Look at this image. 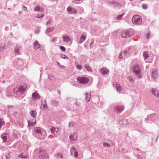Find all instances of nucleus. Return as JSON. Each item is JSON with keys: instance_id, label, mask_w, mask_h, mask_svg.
I'll list each match as a JSON object with an SVG mask.
<instances>
[{"instance_id": "1", "label": "nucleus", "mask_w": 159, "mask_h": 159, "mask_svg": "<svg viewBox=\"0 0 159 159\" xmlns=\"http://www.w3.org/2000/svg\"><path fill=\"white\" fill-rule=\"evenodd\" d=\"M27 89V84H24L23 85H20L15 88L14 89V91L16 94H21L25 92Z\"/></svg>"}, {"instance_id": "2", "label": "nucleus", "mask_w": 159, "mask_h": 159, "mask_svg": "<svg viewBox=\"0 0 159 159\" xmlns=\"http://www.w3.org/2000/svg\"><path fill=\"white\" fill-rule=\"evenodd\" d=\"M134 34V31L132 29L124 30L122 32L121 36L123 38H128Z\"/></svg>"}, {"instance_id": "3", "label": "nucleus", "mask_w": 159, "mask_h": 159, "mask_svg": "<svg viewBox=\"0 0 159 159\" xmlns=\"http://www.w3.org/2000/svg\"><path fill=\"white\" fill-rule=\"evenodd\" d=\"M141 67L140 66L137 65L134 66L133 68V71L135 73L137 76L139 78L141 77V75L140 74V70Z\"/></svg>"}, {"instance_id": "4", "label": "nucleus", "mask_w": 159, "mask_h": 159, "mask_svg": "<svg viewBox=\"0 0 159 159\" xmlns=\"http://www.w3.org/2000/svg\"><path fill=\"white\" fill-rule=\"evenodd\" d=\"M39 157L42 159H47L49 158V156L45 150L41 149L39 152Z\"/></svg>"}, {"instance_id": "5", "label": "nucleus", "mask_w": 159, "mask_h": 159, "mask_svg": "<svg viewBox=\"0 0 159 159\" xmlns=\"http://www.w3.org/2000/svg\"><path fill=\"white\" fill-rule=\"evenodd\" d=\"M132 21L133 23L137 25H140L142 22V19L139 15L134 16L132 18Z\"/></svg>"}, {"instance_id": "6", "label": "nucleus", "mask_w": 159, "mask_h": 159, "mask_svg": "<svg viewBox=\"0 0 159 159\" xmlns=\"http://www.w3.org/2000/svg\"><path fill=\"white\" fill-rule=\"evenodd\" d=\"M77 79L78 81L81 84H86L89 81L88 78L84 77H78Z\"/></svg>"}, {"instance_id": "7", "label": "nucleus", "mask_w": 159, "mask_h": 159, "mask_svg": "<svg viewBox=\"0 0 159 159\" xmlns=\"http://www.w3.org/2000/svg\"><path fill=\"white\" fill-rule=\"evenodd\" d=\"M124 109V107L121 105H118L114 108V111L117 113L121 112Z\"/></svg>"}, {"instance_id": "8", "label": "nucleus", "mask_w": 159, "mask_h": 159, "mask_svg": "<svg viewBox=\"0 0 159 159\" xmlns=\"http://www.w3.org/2000/svg\"><path fill=\"white\" fill-rule=\"evenodd\" d=\"M67 11L70 14H76L77 12V11L76 9L74 8H73L71 7H68Z\"/></svg>"}, {"instance_id": "9", "label": "nucleus", "mask_w": 159, "mask_h": 159, "mask_svg": "<svg viewBox=\"0 0 159 159\" xmlns=\"http://www.w3.org/2000/svg\"><path fill=\"white\" fill-rule=\"evenodd\" d=\"M78 136V134L77 133H74L72 134H71L69 138L70 139L72 140L73 141H75L77 140V137Z\"/></svg>"}, {"instance_id": "10", "label": "nucleus", "mask_w": 159, "mask_h": 159, "mask_svg": "<svg viewBox=\"0 0 159 159\" xmlns=\"http://www.w3.org/2000/svg\"><path fill=\"white\" fill-rule=\"evenodd\" d=\"M59 130L58 128L54 127H52L50 129L51 132L55 135L57 134V133L58 131Z\"/></svg>"}, {"instance_id": "11", "label": "nucleus", "mask_w": 159, "mask_h": 159, "mask_svg": "<svg viewBox=\"0 0 159 159\" xmlns=\"http://www.w3.org/2000/svg\"><path fill=\"white\" fill-rule=\"evenodd\" d=\"M40 97L36 91L33 93L32 95V98L33 100H35L37 99H39Z\"/></svg>"}, {"instance_id": "12", "label": "nucleus", "mask_w": 159, "mask_h": 159, "mask_svg": "<svg viewBox=\"0 0 159 159\" xmlns=\"http://www.w3.org/2000/svg\"><path fill=\"white\" fill-rule=\"evenodd\" d=\"M113 85L116 88L117 91H119L121 90V87L118 83H114L113 84Z\"/></svg>"}, {"instance_id": "13", "label": "nucleus", "mask_w": 159, "mask_h": 159, "mask_svg": "<svg viewBox=\"0 0 159 159\" xmlns=\"http://www.w3.org/2000/svg\"><path fill=\"white\" fill-rule=\"evenodd\" d=\"M71 152L72 154L73 153L74 154V156L75 157H78V153L77 150L75 148L73 147L71 149Z\"/></svg>"}, {"instance_id": "14", "label": "nucleus", "mask_w": 159, "mask_h": 159, "mask_svg": "<svg viewBox=\"0 0 159 159\" xmlns=\"http://www.w3.org/2000/svg\"><path fill=\"white\" fill-rule=\"evenodd\" d=\"M62 39L64 42H69L71 41L70 37L67 35L63 36Z\"/></svg>"}, {"instance_id": "15", "label": "nucleus", "mask_w": 159, "mask_h": 159, "mask_svg": "<svg viewBox=\"0 0 159 159\" xmlns=\"http://www.w3.org/2000/svg\"><path fill=\"white\" fill-rule=\"evenodd\" d=\"M151 92L152 94L157 97H159V92L156 89H152Z\"/></svg>"}, {"instance_id": "16", "label": "nucleus", "mask_w": 159, "mask_h": 159, "mask_svg": "<svg viewBox=\"0 0 159 159\" xmlns=\"http://www.w3.org/2000/svg\"><path fill=\"white\" fill-rule=\"evenodd\" d=\"M1 137L4 141L7 142L8 141V135L6 134H3L1 135Z\"/></svg>"}, {"instance_id": "17", "label": "nucleus", "mask_w": 159, "mask_h": 159, "mask_svg": "<svg viewBox=\"0 0 159 159\" xmlns=\"http://www.w3.org/2000/svg\"><path fill=\"white\" fill-rule=\"evenodd\" d=\"M87 34L85 33L83 34L82 35L80 38L79 43H82L86 39Z\"/></svg>"}, {"instance_id": "18", "label": "nucleus", "mask_w": 159, "mask_h": 159, "mask_svg": "<svg viewBox=\"0 0 159 159\" xmlns=\"http://www.w3.org/2000/svg\"><path fill=\"white\" fill-rule=\"evenodd\" d=\"M33 121H31V120H28V126L29 127H30V126H33L36 123L35 120L33 119Z\"/></svg>"}, {"instance_id": "19", "label": "nucleus", "mask_w": 159, "mask_h": 159, "mask_svg": "<svg viewBox=\"0 0 159 159\" xmlns=\"http://www.w3.org/2000/svg\"><path fill=\"white\" fill-rule=\"evenodd\" d=\"M40 47V45L39 44L38 42L37 41H35L34 43V48L35 49L39 48Z\"/></svg>"}, {"instance_id": "20", "label": "nucleus", "mask_w": 159, "mask_h": 159, "mask_svg": "<svg viewBox=\"0 0 159 159\" xmlns=\"http://www.w3.org/2000/svg\"><path fill=\"white\" fill-rule=\"evenodd\" d=\"M100 71L101 73L103 75L107 74L109 72L108 70L106 68H102Z\"/></svg>"}, {"instance_id": "21", "label": "nucleus", "mask_w": 159, "mask_h": 159, "mask_svg": "<svg viewBox=\"0 0 159 159\" xmlns=\"http://www.w3.org/2000/svg\"><path fill=\"white\" fill-rule=\"evenodd\" d=\"M86 99L87 102L89 101L91 97V94L90 93H87L86 94Z\"/></svg>"}, {"instance_id": "22", "label": "nucleus", "mask_w": 159, "mask_h": 159, "mask_svg": "<svg viewBox=\"0 0 159 159\" xmlns=\"http://www.w3.org/2000/svg\"><path fill=\"white\" fill-rule=\"evenodd\" d=\"M30 115L33 118H35L36 117L37 113L35 111H32L30 112Z\"/></svg>"}, {"instance_id": "23", "label": "nucleus", "mask_w": 159, "mask_h": 159, "mask_svg": "<svg viewBox=\"0 0 159 159\" xmlns=\"http://www.w3.org/2000/svg\"><path fill=\"white\" fill-rule=\"evenodd\" d=\"M34 131L36 133L40 134H41V132L40 128L36 127L34 128Z\"/></svg>"}, {"instance_id": "24", "label": "nucleus", "mask_w": 159, "mask_h": 159, "mask_svg": "<svg viewBox=\"0 0 159 159\" xmlns=\"http://www.w3.org/2000/svg\"><path fill=\"white\" fill-rule=\"evenodd\" d=\"M143 56L144 57V59L145 60L149 56V55L148 52H143Z\"/></svg>"}, {"instance_id": "25", "label": "nucleus", "mask_w": 159, "mask_h": 159, "mask_svg": "<svg viewBox=\"0 0 159 159\" xmlns=\"http://www.w3.org/2000/svg\"><path fill=\"white\" fill-rule=\"evenodd\" d=\"M19 157H21V158H26L28 157V156L26 154H24L22 153L20 154V155L19 156Z\"/></svg>"}, {"instance_id": "26", "label": "nucleus", "mask_w": 159, "mask_h": 159, "mask_svg": "<svg viewBox=\"0 0 159 159\" xmlns=\"http://www.w3.org/2000/svg\"><path fill=\"white\" fill-rule=\"evenodd\" d=\"M5 44L4 43H2L1 44L0 46V51H3V49L5 48Z\"/></svg>"}, {"instance_id": "27", "label": "nucleus", "mask_w": 159, "mask_h": 159, "mask_svg": "<svg viewBox=\"0 0 159 159\" xmlns=\"http://www.w3.org/2000/svg\"><path fill=\"white\" fill-rule=\"evenodd\" d=\"M85 67L86 68L87 70L89 71H92V69L88 65H85Z\"/></svg>"}, {"instance_id": "28", "label": "nucleus", "mask_w": 159, "mask_h": 159, "mask_svg": "<svg viewBox=\"0 0 159 159\" xmlns=\"http://www.w3.org/2000/svg\"><path fill=\"white\" fill-rule=\"evenodd\" d=\"M103 145L105 147H110V144L109 143H107V142H104L103 143Z\"/></svg>"}, {"instance_id": "29", "label": "nucleus", "mask_w": 159, "mask_h": 159, "mask_svg": "<svg viewBox=\"0 0 159 159\" xmlns=\"http://www.w3.org/2000/svg\"><path fill=\"white\" fill-rule=\"evenodd\" d=\"M148 5L146 4H143L142 5V8L144 9H146L148 8Z\"/></svg>"}, {"instance_id": "30", "label": "nucleus", "mask_w": 159, "mask_h": 159, "mask_svg": "<svg viewBox=\"0 0 159 159\" xmlns=\"http://www.w3.org/2000/svg\"><path fill=\"white\" fill-rule=\"evenodd\" d=\"M129 50V48H127V49L124 50L123 52V53L124 54V55H125L127 52H128Z\"/></svg>"}, {"instance_id": "31", "label": "nucleus", "mask_w": 159, "mask_h": 159, "mask_svg": "<svg viewBox=\"0 0 159 159\" xmlns=\"http://www.w3.org/2000/svg\"><path fill=\"white\" fill-rule=\"evenodd\" d=\"M4 124L3 120L2 119H0V128L2 127V125Z\"/></svg>"}, {"instance_id": "32", "label": "nucleus", "mask_w": 159, "mask_h": 159, "mask_svg": "<svg viewBox=\"0 0 159 159\" xmlns=\"http://www.w3.org/2000/svg\"><path fill=\"white\" fill-rule=\"evenodd\" d=\"M75 125V123L74 122H70L69 124V126L70 127H71Z\"/></svg>"}, {"instance_id": "33", "label": "nucleus", "mask_w": 159, "mask_h": 159, "mask_svg": "<svg viewBox=\"0 0 159 159\" xmlns=\"http://www.w3.org/2000/svg\"><path fill=\"white\" fill-rule=\"evenodd\" d=\"M76 68L79 70H81L82 69V66L80 65H77L76 66Z\"/></svg>"}, {"instance_id": "34", "label": "nucleus", "mask_w": 159, "mask_h": 159, "mask_svg": "<svg viewBox=\"0 0 159 159\" xmlns=\"http://www.w3.org/2000/svg\"><path fill=\"white\" fill-rule=\"evenodd\" d=\"M40 9V7L38 6L36 7L34 9V11H39Z\"/></svg>"}, {"instance_id": "35", "label": "nucleus", "mask_w": 159, "mask_h": 159, "mask_svg": "<svg viewBox=\"0 0 159 159\" xmlns=\"http://www.w3.org/2000/svg\"><path fill=\"white\" fill-rule=\"evenodd\" d=\"M60 48L63 52L66 51V48L63 46H61L60 47Z\"/></svg>"}, {"instance_id": "36", "label": "nucleus", "mask_w": 159, "mask_h": 159, "mask_svg": "<svg viewBox=\"0 0 159 159\" xmlns=\"http://www.w3.org/2000/svg\"><path fill=\"white\" fill-rule=\"evenodd\" d=\"M124 13L122 14L121 15H119L117 16V19L118 20H120L122 18L123 15L124 14Z\"/></svg>"}, {"instance_id": "37", "label": "nucleus", "mask_w": 159, "mask_h": 159, "mask_svg": "<svg viewBox=\"0 0 159 159\" xmlns=\"http://www.w3.org/2000/svg\"><path fill=\"white\" fill-rule=\"evenodd\" d=\"M61 57L64 59H68V58L65 55H61Z\"/></svg>"}, {"instance_id": "38", "label": "nucleus", "mask_w": 159, "mask_h": 159, "mask_svg": "<svg viewBox=\"0 0 159 159\" xmlns=\"http://www.w3.org/2000/svg\"><path fill=\"white\" fill-rule=\"evenodd\" d=\"M128 79L131 82L133 81V80L132 78L130 76H128Z\"/></svg>"}, {"instance_id": "39", "label": "nucleus", "mask_w": 159, "mask_h": 159, "mask_svg": "<svg viewBox=\"0 0 159 159\" xmlns=\"http://www.w3.org/2000/svg\"><path fill=\"white\" fill-rule=\"evenodd\" d=\"M44 16V14H42L41 16H39V15H37L36 17V18H42Z\"/></svg>"}, {"instance_id": "40", "label": "nucleus", "mask_w": 159, "mask_h": 159, "mask_svg": "<svg viewBox=\"0 0 159 159\" xmlns=\"http://www.w3.org/2000/svg\"><path fill=\"white\" fill-rule=\"evenodd\" d=\"M43 107L45 110H46L48 109V107L47 105L45 104L43 105Z\"/></svg>"}, {"instance_id": "41", "label": "nucleus", "mask_w": 159, "mask_h": 159, "mask_svg": "<svg viewBox=\"0 0 159 159\" xmlns=\"http://www.w3.org/2000/svg\"><path fill=\"white\" fill-rule=\"evenodd\" d=\"M53 30V28H48L47 29V31H48V32H50V31H52Z\"/></svg>"}, {"instance_id": "42", "label": "nucleus", "mask_w": 159, "mask_h": 159, "mask_svg": "<svg viewBox=\"0 0 159 159\" xmlns=\"http://www.w3.org/2000/svg\"><path fill=\"white\" fill-rule=\"evenodd\" d=\"M15 52L17 54H18L19 52V51L18 49L16 48L15 50Z\"/></svg>"}, {"instance_id": "43", "label": "nucleus", "mask_w": 159, "mask_h": 159, "mask_svg": "<svg viewBox=\"0 0 159 159\" xmlns=\"http://www.w3.org/2000/svg\"><path fill=\"white\" fill-rule=\"evenodd\" d=\"M58 157H60L61 158H62V155L61 154L59 153L58 155Z\"/></svg>"}, {"instance_id": "44", "label": "nucleus", "mask_w": 159, "mask_h": 159, "mask_svg": "<svg viewBox=\"0 0 159 159\" xmlns=\"http://www.w3.org/2000/svg\"><path fill=\"white\" fill-rule=\"evenodd\" d=\"M150 36V34H149V33H147L146 35V37L148 39L149 38V37Z\"/></svg>"}, {"instance_id": "45", "label": "nucleus", "mask_w": 159, "mask_h": 159, "mask_svg": "<svg viewBox=\"0 0 159 159\" xmlns=\"http://www.w3.org/2000/svg\"><path fill=\"white\" fill-rule=\"evenodd\" d=\"M23 9L24 10H26V12H27L28 11L26 10L27 9V7H23Z\"/></svg>"}, {"instance_id": "46", "label": "nucleus", "mask_w": 159, "mask_h": 159, "mask_svg": "<svg viewBox=\"0 0 159 159\" xmlns=\"http://www.w3.org/2000/svg\"><path fill=\"white\" fill-rule=\"evenodd\" d=\"M119 56L120 58H123V56H122V54H120L119 55Z\"/></svg>"}, {"instance_id": "47", "label": "nucleus", "mask_w": 159, "mask_h": 159, "mask_svg": "<svg viewBox=\"0 0 159 159\" xmlns=\"http://www.w3.org/2000/svg\"><path fill=\"white\" fill-rule=\"evenodd\" d=\"M48 23H49V22H47V24H48Z\"/></svg>"}, {"instance_id": "48", "label": "nucleus", "mask_w": 159, "mask_h": 159, "mask_svg": "<svg viewBox=\"0 0 159 159\" xmlns=\"http://www.w3.org/2000/svg\"><path fill=\"white\" fill-rule=\"evenodd\" d=\"M57 63L59 65V64L58 63V62Z\"/></svg>"}, {"instance_id": "49", "label": "nucleus", "mask_w": 159, "mask_h": 159, "mask_svg": "<svg viewBox=\"0 0 159 159\" xmlns=\"http://www.w3.org/2000/svg\"><path fill=\"white\" fill-rule=\"evenodd\" d=\"M57 63L59 65V64L58 63V62Z\"/></svg>"}]
</instances>
